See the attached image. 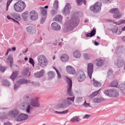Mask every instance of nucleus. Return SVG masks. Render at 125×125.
<instances>
[{"mask_svg":"<svg viewBox=\"0 0 125 125\" xmlns=\"http://www.w3.org/2000/svg\"><path fill=\"white\" fill-rule=\"evenodd\" d=\"M79 21V19L77 16H73L70 20L68 21L66 24V29L68 31L72 30L74 27L77 26Z\"/></svg>","mask_w":125,"mask_h":125,"instance_id":"1","label":"nucleus"},{"mask_svg":"<svg viewBox=\"0 0 125 125\" xmlns=\"http://www.w3.org/2000/svg\"><path fill=\"white\" fill-rule=\"evenodd\" d=\"M66 81L67 83V94L69 96H73L72 97H69L67 98L69 101H71L74 102L75 98V97L74 96V94L72 91V83L71 80L69 79L67 77H65Z\"/></svg>","mask_w":125,"mask_h":125,"instance_id":"2","label":"nucleus"},{"mask_svg":"<svg viewBox=\"0 0 125 125\" xmlns=\"http://www.w3.org/2000/svg\"><path fill=\"white\" fill-rule=\"evenodd\" d=\"M26 5L25 2L22 1H18L14 4L13 7L15 10L18 12H21L25 9Z\"/></svg>","mask_w":125,"mask_h":125,"instance_id":"3","label":"nucleus"},{"mask_svg":"<svg viewBox=\"0 0 125 125\" xmlns=\"http://www.w3.org/2000/svg\"><path fill=\"white\" fill-rule=\"evenodd\" d=\"M38 65L42 67H46L48 64L47 59L43 55H39L37 57Z\"/></svg>","mask_w":125,"mask_h":125,"instance_id":"4","label":"nucleus"},{"mask_svg":"<svg viewBox=\"0 0 125 125\" xmlns=\"http://www.w3.org/2000/svg\"><path fill=\"white\" fill-rule=\"evenodd\" d=\"M102 5L101 2L97 1L93 5L90 6V9L91 11L94 13H98L100 11Z\"/></svg>","mask_w":125,"mask_h":125,"instance_id":"5","label":"nucleus"},{"mask_svg":"<svg viewBox=\"0 0 125 125\" xmlns=\"http://www.w3.org/2000/svg\"><path fill=\"white\" fill-rule=\"evenodd\" d=\"M39 97H35L31 99L30 102L31 105L34 107H38L40 106V104L38 101Z\"/></svg>","mask_w":125,"mask_h":125,"instance_id":"6","label":"nucleus"},{"mask_svg":"<svg viewBox=\"0 0 125 125\" xmlns=\"http://www.w3.org/2000/svg\"><path fill=\"white\" fill-rule=\"evenodd\" d=\"M30 19L34 21L37 20L38 18V15L37 12L34 10H32L30 13Z\"/></svg>","mask_w":125,"mask_h":125,"instance_id":"7","label":"nucleus"},{"mask_svg":"<svg viewBox=\"0 0 125 125\" xmlns=\"http://www.w3.org/2000/svg\"><path fill=\"white\" fill-rule=\"evenodd\" d=\"M87 73L90 79H92V76L93 71V64L92 63H89L88 64Z\"/></svg>","mask_w":125,"mask_h":125,"instance_id":"8","label":"nucleus"},{"mask_svg":"<svg viewBox=\"0 0 125 125\" xmlns=\"http://www.w3.org/2000/svg\"><path fill=\"white\" fill-rule=\"evenodd\" d=\"M28 117V115L27 114L20 113L18 115L15 120L16 121H21L26 119Z\"/></svg>","mask_w":125,"mask_h":125,"instance_id":"9","label":"nucleus"},{"mask_svg":"<svg viewBox=\"0 0 125 125\" xmlns=\"http://www.w3.org/2000/svg\"><path fill=\"white\" fill-rule=\"evenodd\" d=\"M85 75L84 72L82 71L78 72V82H82L85 78Z\"/></svg>","mask_w":125,"mask_h":125,"instance_id":"10","label":"nucleus"},{"mask_svg":"<svg viewBox=\"0 0 125 125\" xmlns=\"http://www.w3.org/2000/svg\"><path fill=\"white\" fill-rule=\"evenodd\" d=\"M27 80L24 79H21L18 80L16 84H15L14 86V89L17 90L19 86V85L24 83H27Z\"/></svg>","mask_w":125,"mask_h":125,"instance_id":"11","label":"nucleus"},{"mask_svg":"<svg viewBox=\"0 0 125 125\" xmlns=\"http://www.w3.org/2000/svg\"><path fill=\"white\" fill-rule=\"evenodd\" d=\"M19 113V111L16 109H14L10 111L9 114L10 117L12 118H16Z\"/></svg>","mask_w":125,"mask_h":125,"instance_id":"12","label":"nucleus"},{"mask_svg":"<svg viewBox=\"0 0 125 125\" xmlns=\"http://www.w3.org/2000/svg\"><path fill=\"white\" fill-rule=\"evenodd\" d=\"M71 8V7L69 3H67L66 5L62 12L63 14L66 15L69 14L70 12V9Z\"/></svg>","mask_w":125,"mask_h":125,"instance_id":"13","label":"nucleus"},{"mask_svg":"<svg viewBox=\"0 0 125 125\" xmlns=\"http://www.w3.org/2000/svg\"><path fill=\"white\" fill-rule=\"evenodd\" d=\"M66 70L69 74H74L76 73L74 69L71 66H67L66 67Z\"/></svg>","mask_w":125,"mask_h":125,"instance_id":"14","label":"nucleus"},{"mask_svg":"<svg viewBox=\"0 0 125 125\" xmlns=\"http://www.w3.org/2000/svg\"><path fill=\"white\" fill-rule=\"evenodd\" d=\"M26 30L27 32L31 34H34L36 31V29L34 27L29 26L27 27Z\"/></svg>","mask_w":125,"mask_h":125,"instance_id":"15","label":"nucleus"},{"mask_svg":"<svg viewBox=\"0 0 125 125\" xmlns=\"http://www.w3.org/2000/svg\"><path fill=\"white\" fill-rule=\"evenodd\" d=\"M112 91L111 97L114 98L117 97L119 96L118 90L113 88L112 89Z\"/></svg>","mask_w":125,"mask_h":125,"instance_id":"16","label":"nucleus"},{"mask_svg":"<svg viewBox=\"0 0 125 125\" xmlns=\"http://www.w3.org/2000/svg\"><path fill=\"white\" fill-rule=\"evenodd\" d=\"M7 62L8 64L9 63L10 64V67L11 68L13 63V56L12 54H10L9 55L7 59Z\"/></svg>","mask_w":125,"mask_h":125,"instance_id":"17","label":"nucleus"},{"mask_svg":"<svg viewBox=\"0 0 125 125\" xmlns=\"http://www.w3.org/2000/svg\"><path fill=\"white\" fill-rule=\"evenodd\" d=\"M96 33V30L95 28H93L90 31V33L87 32L86 33H85V35L86 36V37H91L94 36Z\"/></svg>","mask_w":125,"mask_h":125,"instance_id":"18","label":"nucleus"},{"mask_svg":"<svg viewBox=\"0 0 125 125\" xmlns=\"http://www.w3.org/2000/svg\"><path fill=\"white\" fill-rule=\"evenodd\" d=\"M10 15L16 20L18 21L21 20V15L18 14L15 12H13L10 14Z\"/></svg>","mask_w":125,"mask_h":125,"instance_id":"19","label":"nucleus"},{"mask_svg":"<svg viewBox=\"0 0 125 125\" xmlns=\"http://www.w3.org/2000/svg\"><path fill=\"white\" fill-rule=\"evenodd\" d=\"M104 61L101 59H97L95 61V63L96 65L98 66L103 65L104 64Z\"/></svg>","mask_w":125,"mask_h":125,"instance_id":"20","label":"nucleus"},{"mask_svg":"<svg viewBox=\"0 0 125 125\" xmlns=\"http://www.w3.org/2000/svg\"><path fill=\"white\" fill-rule=\"evenodd\" d=\"M115 64L118 67L122 66L125 64L124 62L121 59H118L115 61Z\"/></svg>","mask_w":125,"mask_h":125,"instance_id":"21","label":"nucleus"},{"mask_svg":"<svg viewBox=\"0 0 125 125\" xmlns=\"http://www.w3.org/2000/svg\"><path fill=\"white\" fill-rule=\"evenodd\" d=\"M51 26L52 29L55 30H59L61 28L60 25L56 22L52 23L51 24Z\"/></svg>","mask_w":125,"mask_h":125,"instance_id":"22","label":"nucleus"},{"mask_svg":"<svg viewBox=\"0 0 125 125\" xmlns=\"http://www.w3.org/2000/svg\"><path fill=\"white\" fill-rule=\"evenodd\" d=\"M44 73V69L41 70L39 72L34 73V75L36 77L40 78L42 77Z\"/></svg>","mask_w":125,"mask_h":125,"instance_id":"23","label":"nucleus"},{"mask_svg":"<svg viewBox=\"0 0 125 125\" xmlns=\"http://www.w3.org/2000/svg\"><path fill=\"white\" fill-rule=\"evenodd\" d=\"M28 11H26L22 14L21 16L23 20L24 21H27L28 20Z\"/></svg>","mask_w":125,"mask_h":125,"instance_id":"24","label":"nucleus"},{"mask_svg":"<svg viewBox=\"0 0 125 125\" xmlns=\"http://www.w3.org/2000/svg\"><path fill=\"white\" fill-rule=\"evenodd\" d=\"M48 79L51 80L53 79L55 77V73L53 71H50L48 73Z\"/></svg>","mask_w":125,"mask_h":125,"instance_id":"25","label":"nucleus"},{"mask_svg":"<svg viewBox=\"0 0 125 125\" xmlns=\"http://www.w3.org/2000/svg\"><path fill=\"white\" fill-rule=\"evenodd\" d=\"M62 102L63 103L65 107L68 106L72 104V103L70 101H69L67 99L62 100Z\"/></svg>","mask_w":125,"mask_h":125,"instance_id":"26","label":"nucleus"},{"mask_svg":"<svg viewBox=\"0 0 125 125\" xmlns=\"http://www.w3.org/2000/svg\"><path fill=\"white\" fill-rule=\"evenodd\" d=\"M62 16L59 14L56 15L54 18V19L55 21H58L60 22L61 23L62 20Z\"/></svg>","mask_w":125,"mask_h":125,"instance_id":"27","label":"nucleus"},{"mask_svg":"<svg viewBox=\"0 0 125 125\" xmlns=\"http://www.w3.org/2000/svg\"><path fill=\"white\" fill-rule=\"evenodd\" d=\"M61 60L63 62H65L68 61L69 59V56L66 54H64L62 55V56L61 57Z\"/></svg>","mask_w":125,"mask_h":125,"instance_id":"28","label":"nucleus"},{"mask_svg":"<svg viewBox=\"0 0 125 125\" xmlns=\"http://www.w3.org/2000/svg\"><path fill=\"white\" fill-rule=\"evenodd\" d=\"M40 10L43 16H47V10L44 9L43 7L40 8Z\"/></svg>","mask_w":125,"mask_h":125,"instance_id":"29","label":"nucleus"},{"mask_svg":"<svg viewBox=\"0 0 125 125\" xmlns=\"http://www.w3.org/2000/svg\"><path fill=\"white\" fill-rule=\"evenodd\" d=\"M109 12L111 13L115 14H118L120 12V11L119 10L118 8H115L111 9L110 10Z\"/></svg>","mask_w":125,"mask_h":125,"instance_id":"30","label":"nucleus"},{"mask_svg":"<svg viewBox=\"0 0 125 125\" xmlns=\"http://www.w3.org/2000/svg\"><path fill=\"white\" fill-rule=\"evenodd\" d=\"M118 83L116 81L114 80L110 84L109 86L111 87H115L118 86Z\"/></svg>","mask_w":125,"mask_h":125,"instance_id":"31","label":"nucleus"},{"mask_svg":"<svg viewBox=\"0 0 125 125\" xmlns=\"http://www.w3.org/2000/svg\"><path fill=\"white\" fill-rule=\"evenodd\" d=\"M74 57L77 58H79L81 56V54L80 52L78 50H76L73 52Z\"/></svg>","mask_w":125,"mask_h":125,"instance_id":"32","label":"nucleus"},{"mask_svg":"<svg viewBox=\"0 0 125 125\" xmlns=\"http://www.w3.org/2000/svg\"><path fill=\"white\" fill-rule=\"evenodd\" d=\"M119 87L122 92L125 94V83H121L119 85Z\"/></svg>","mask_w":125,"mask_h":125,"instance_id":"33","label":"nucleus"},{"mask_svg":"<svg viewBox=\"0 0 125 125\" xmlns=\"http://www.w3.org/2000/svg\"><path fill=\"white\" fill-rule=\"evenodd\" d=\"M27 103L25 102H23L20 104L19 107L20 109L21 110H24L26 107Z\"/></svg>","mask_w":125,"mask_h":125,"instance_id":"34","label":"nucleus"},{"mask_svg":"<svg viewBox=\"0 0 125 125\" xmlns=\"http://www.w3.org/2000/svg\"><path fill=\"white\" fill-rule=\"evenodd\" d=\"M112 92V89H110L104 91V93L106 95L111 97Z\"/></svg>","mask_w":125,"mask_h":125,"instance_id":"35","label":"nucleus"},{"mask_svg":"<svg viewBox=\"0 0 125 125\" xmlns=\"http://www.w3.org/2000/svg\"><path fill=\"white\" fill-rule=\"evenodd\" d=\"M17 72L16 71L12 73L10 77V78L13 81L17 77Z\"/></svg>","mask_w":125,"mask_h":125,"instance_id":"36","label":"nucleus"},{"mask_svg":"<svg viewBox=\"0 0 125 125\" xmlns=\"http://www.w3.org/2000/svg\"><path fill=\"white\" fill-rule=\"evenodd\" d=\"M77 4L78 5L80 6L83 3L84 5L86 4V2L85 0H76Z\"/></svg>","mask_w":125,"mask_h":125,"instance_id":"37","label":"nucleus"},{"mask_svg":"<svg viewBox=\"0 0 125 125\" xmlns=\"http://www.w3.org/2000/svg\"><path fill=\"white\" fill-rule=\"evenodd\" d=\"M101 89H99V90L94 92H93L89 96V98H92L94 97L97 95L99 91Z\"/></svg>","mask_w":125,"mask_h":125,"instance_id":"38","label":"nucleus"},{"mask_svg":"<svg viewBox=\"0 0 125 125\" xmlns=\"http://www.w3.org/2000/svg\"><path fill=\"white\" fill-rule=\"evenodd\" d=\"M2 83L3 85L8 86H9L10 85V83L6 80H4L2 82Z\"/></svg>","mask_w":125,"mask_h":125,"instance_id":"39","label":"nucleus"},{"mask_svg":"<svg viewBox=\"0 0 125 125\" xmlns=\"http://www.w3.org/2000/svg\"><path fill=\"white\" fill-rule=\"evenodd\" d=\"M122 15L120 12L118 14H115L113 15V18L115 19H119L122 16Z\"/></svg>","mask_w":125,"mask_h":125,"instance_id":"40","label":"nucleus"},{"mask_svg":"<svg viewBox=\"0 0 125 125\" xmlns=\"http://www.w3.org/2000/svg\"><path fill=\"white\" fill-rule=\"evenodd\" d=\"M103 101L101 98H95L94 99L93 101L95 103H99Z\"/></svg>","mask_w":125,"mask_h":125,"instance_id":"41","label":"nucleus"},{"mask_svg":"<svg viewBox=\"0 0 125 125\" xmlns=\"http://www.w3.org/2000/svg\"><path fill=\"white\" fill-rule=\"evenodd\" d=\"M58 0H55L53 4V8L56 10H57L58 8Z\"/></svg>","mask_w":125,"mask_h":125,"instance_id":"42","label":"nucleus"},{"mask_svg":"<svg viewBox=\"0 0 125 125\" xmlns=\"http://www.w3.org/2000/svg\"><path fill=\"white\" fill-rule=\"evenodd\" d=\"M118 29V27L117 26H115L111 30L113 33H116Z\"/></svg>","mask_w":125,"mask_h":125,"instance_id":"43","label":"nucleus"},{"mask_svg":"<svg viewBox=\"0 0 125 125\" xmlns=\"http://www.w3.org/2000/svg\"><path fill=\"white\" fill-rule=\"evenodd\" d=\"M24 99L26 101L28 102L31 101V99L29 98V96L27 95H25L23 96Z\"/></svg>","mask_w":125,"mask_h":125,"instance_id":"44","label":"nucleus"},{"mask_svg":"<svg viewBox=\"0 0 125 125\" xmlns=\"http://www.w3.org/2000/svg\"><path fill=\"white\" fill-rule=\"evenodd\" d=\"M120 48H121V47H115V48L114 47V49H112V51L113 52L114 50H115V53H117L119 52H120V51H119V50L120 49Z\"/></svg>","mask_w":125,"mask_h":125,"instance_id":"45","label":"nucleus"},{"mask_svg":"<svg viewBox=\"0 0 125 125\" xmlns=\"http://www.w3.org/2000/svg\"><path fill=\"white\" fill-rule=\"evenodd\" d=\"M7 17L8 18V19H10V20L11 19L15 23H16L18 24H20L19 23L18 21L17 20H16L15 19H14L11 18L10 15H8L7 16Z\"/></svg>","mask_w":125,"mask_h":125,"instance_id":"46","label":"nucleus"},{"mask_svg":"<svg viewBox=\"0 0 125 125\" xmlns=\"http://www.w3.org/2000/svg\"><path fill=\"white\" fill-rule=\"evenodd\" d=\"M23 74L25 75H28V76H30V73H29V71L28 70L26 69L24 70Z\"/></svg>","mask_w":125,"mask_h":125,"instance_id":"47","label":"nucleus"},{"mask_svg":"<svg viewBox=\"0 0 125 125\" xmlns=\"http://www.w3.org/2000/svg\"><path fill=\"white\" fill-rule=\"evenodd\" d=\"M83 56L84 58L87 60H89L90 59V57L88 53H84L83 54Z\"/></svg>","mask_w":125,"mask_h":125,"instance_id":"48","label":"nucleus"},{"mask_svg":"<svg viewBox=\"0 0 125 125\" xmlns=\"http://www.w3.org/2000/svg\"><path fill=\"white\" fill-rule=\"evenodd\" d=\"M101 83L98 81H97L95 83H94L93 85L95 87H99L101 86Z\"/></svg>","mask_w":125,"mask_h":125,"instance_id":"49","label":"nucleus"},{"mask_svg":"<svg viewBox=\"0 0 125 125\" xmlns=\"http://www.w3.org/2000/svg\"><path fill=\"white\" fill-rule=\"evenodd\" d=\"M31 107L29 105H28L27 107L26 111L27 113H30V110L31 109Z\"/></svg>","mask_w":125,"mask_h":125,"instance_id":"50","label":"nucleus"},{"mask_svg":"<svg viewBox=\"0 0 125 125\" xmlns=\"http://www.w3.org/2000/svg\"><path fill=\"white\" fill-rule=\"evenodd\" d=\"M57 106L59 108H62L65 107L63 103L62 102V103L58 104Z\"/></svg>","mask_w":125,"mask_h":125,"instance_id":"51","label":"nucleus"},{"mask_svg":"<svg viewBox=\"0 0 125 125\" xmlns=\"http://www.w3.org/2000/svg\"><path fill=\"white\" fill-rule=\"evenodd\" d=\"M29 63L32 64V65L34 67V62L33 59L31 58H30L29 59Z\"/></svg>","mask_w":125,"mask_h":125,"instance_id":"52","label":"nucleus"},{"mask_svg":"<svg viewBox=\"0 0 125 125\" xmlns=\"http://www.w3.org/2000/svg\"><path fill=\"white\" fill-rule=\"evenodd\" d=\"M6 69V68L5 67H3L1 66V64H0V71L2 73L4 72Z\"/></svg>","mask_w":125,"mask_h":125,"instance_id":"53","label":"nucleus"},{"mask_svg":"<svg viewBox=\"0 0 125 125\" xmlns=\"http://www.w3.org/2000/svg\"><path fill=\"white\" fill-rule=\"evenodd\" d=\"M43 17L42 18L40 21V23L42 24L45 22L47 17L43 16Z\"/></svg>","mask_w":125,"mask_h":125,"instance_id":"54","label":"nucleus"},{"mask_svg":"<svg viewBox=\"0 0 125 125\" xmlns=\"http://www.w3.org/2000/svg\"><path fill=\"white\" fill-rule=\"evenodd\" d=\"M56 72L57 74V77L59 79H61V76L58 70H57Z\"/></svg>","mask_w":125,"mask_h":125,"instance_id":"55","label":"nucleus"},{"mask_svg":"<svg viewBox=\"0 0 125 125\" xmlns=\"http://www.w3.org/2000/svg\"><path fill=\"white\" fill-rule=\"evenodd\" d=\"M112 75V70H109L107 73V76L109 77H110V76Z\"/></svg>","mask_w":125,"mask_h":125,"instance_id":"56","label":"nucleus"},{"mask_svg":"<svg viewBox=\"0 0 125 125\" xmlns=\"http://www.w3.org/2000/svg\"><path fill=\"white\" fill-rule=\"evenodd\" d=\"M51 13L52 14L53 16L57 14L56 12L54 10H52L51 11Z\"/></svg>","mask_w":125,"mask_h":125,"instance_id":"57","label":"nucleus"},{"mask_svg":"<svg viewBox=\"0 0 125 125\" xmlns=\"http://www.w3.org/2000/svg\"><path fill=\"white\" fill-rule=\"evenodd\" d=\"M91 116V115H87L86 114L83 117V119L84 118H87L88 119V118H89Z\"/></svg>","mask_w":125,"mask_h":125,"instance_id":"58","label":"nucleus"},{"mask_svg":"<svg viewBox=\"0 0 125 125\" xmlns=\"http://www.w3.org/2000/svg\"><path fill=\"white\" fill-rule=\"evenodd\" d=\"M83 100L82 97H78L77 98L76 100L77 102H80L81 101Z\"/></svg>","mask_w":125,"mask_h":125,"instance_id":"59","label":"nucleus"},{"mask_svg":"<svg viewBox=\"0 0 125 125\" xmlns=\"http://www.w3.org/2000/svg\"><path fill=\"white\" fill-rule=\"evenodd\" d=\"M83 105L86 107H88L90 106L89 103H86V101H85L84 102Z\"/></svg>","mask_w":125,"mask_h":125,"instance_id":"60","label":"nucleus"},{"mask_svg":"<svg viewBox=\"0 0 125 125\" xmlns=\"http://www.w3.org/2000/svg\"><path fill=\"white\" fill-rule=\"evenodd\" d=\"M74 117L75 121L76 122H78L80 120L79 117L76 116H74Z\"/></svg>","mask_w":125,"mask_h":125,"instance_id":"61","label":"nucleus"},{"mask_svg":"<svg viewBox=\"0 0 125 125\" xmlns=\"http://www.w3.org/2000/svg\"><path fill=\"white\" fill-rule=\"evenodd\" d=\"M57 41L58 40H57L56 39L54 43H53V44L55 46H57V43H59V41Z\"/></svg>","mask_w":125,"mask_h":125,"instance_id":"62","label":"nucleus"},{"mask_svg":"<svg viewBox=\"0 0 125 125\" xmlns=\"http://www.w3.org/2000/svg\"><path fill=\"white\" fill-rule=\"evenodd\" d=\"M15 50L16 47H13L12 49H8L7 51H8V52H9L12 50H13V51H14Z\"/></svg>","mask_w":125,"mask_h":125,"instance_id":"63","label":"nucleus"},{"mask_svg":"<svg viewBox=\"0 0 125 125\" xmlns=\"http://www.w3.org/2000/svg\"><path fill=\"white\" fill-rule=\"evenodd\" d=\"M119 22H120V24H123L125 23V20H120L119 21Z\"/></svg>","mask_w":125,"mask_h":125,"instance_id":"64","label":"nucleus"}]
</instances>
